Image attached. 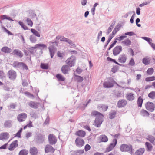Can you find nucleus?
Masks as SVG:
<instances>
[{"label": "nucleus", "instance_id": "nucleus-1", "mask_svg": "<svg viewBox=\"0 0 155 155\" xmlns=\"http://www.w3.org/2000/svg\"><path fill=\"white\" fill-rule=\"evenodd\" d=\"M91 115V116H96L94 122L95 126L97 127H100L103 121L104 116L102 114L98 111H94L92 112Z\"/></svg>", "mask_w": 155, "mask_h": 155}, {"label": "nucleus", "instance_id": "nucleus-2", "mask_svg": "<svg viewBox=\"0 0 155 155\" xmlns=\"http://www.w3.org/2000/svg\"><path fill=\"white\" fill-rule=\"evenodd\" d=\"M49 43L50 45H50L48 47V49L50 53L51 57V58H52L57 50L56 48L54 45L58 46V42L56 41V40H55V41H50L49 42Z\"/></svg>", "mask_w": 155, "mask_h": 155}, {"label": "nucleus", "instance_id": "nucleus-3", "mask_svg": "<svg viewBox=\"0 0 155 155\" xmlns=\"http://www.w3.org/2000/svg\"><path fill=\"white\" fill-rule=\"evenodd\" d=\"M120 150L122 152H129L131 154L134 153V149L130 144H122L120 147Z\"/></svg>", "mask_w": 155, "mask_h": 155}, {"label": "nucleus", "instance_id": "nucleus-4", "mask_svg": "<svg viewBox=\"0 0 155 155\" xmlns=\"http://www.w3.org/2000/svg\"><path fill=\"white\" fill-rule=\"evenodd\" d=\"M45 135L43 134H36L35 137V140L38 143H43L45 141Z\"/></svg>", "mask_w": 155, "mask_h": 155}, {"label": "nucleus", "instance_id": "nucleus-5", "mask_svg": "<svg viewBox=\"0 0 155 155\" xmlns=\"http://www.w3.org/2000/svg\"><path fill=\"white\" fill-rule=\"evenodd\" d=\"M48 141L50 144L53 145L56 143L57 140L55 136L53 134H50L48 135Z\"/></svg>", "mask_w": 155, "mask_h": 155}, {"label": "nucleus", "instance_id": "nucleus-6", "mask_svg": "<svg viewBox=\"0 0 155 155\" xmlns=\"http://www.w3.org/2000/svg\"><path fill=\"white\" fill-rule=\"evenodd\" d=\"M145 106L146 109L150 111L153 112L154 110L155 105L152 102H148L145 104Z\"/></svg>", "mask_w": 155, "mask_h": 155}, {"label": "nucleus", "instance_id": "nucleus-7", "mask_svg": "<svg viewBox=\"0 0 155 155\" xmlns=\"http://www.w3.org/2000/svg\"><path fill=\"white\" fill-rule=\"evenodd\" d=\"M27 117V115L25 113H22L18 116L17 119L18 121L21 122L25 121Z\"/></svg>", "mask_w": 155, "mask_h": 155}, {"label": "nucleus", "instance_id": "nucleus-8", "mask_svg": "<svg viewBox=\"0 0 155 155\" xmlns=\"http://www.w3.org/2000/svg\"><path fill=\"white\" fill-rule=\"evenodd\" d=\"M75 143L77 147H81L84 146V142L83 139L78 137L76 138L75 140Z\"/></svg>", "mask_w": 155, "mask_h": 155}, {"label": "nucleus", "instance_id": "nucleus-9", "mask_svg": "<svg viewBox=\"0 0 155 155\" xmlns=\"http://www.w3.org/2000/svg\"><path fill=\"white\" fill-rule=\"evenodd\" d=\"M122 47L120 45L115 47L113 49V52L114 56H117L122 51Z\"/></svg>", "mask_w": 155, "mask_h": 155}, {"label": "nucleus", "instance_id": "nucleus-10", "mask_svg": "<svg viewBox=\"0 0 155 155\" xmlns=\"http://www.w3.org/2000/svg\"><path fill=\"white\" fill-rule=\"evenodd\" d=\"M113 143L110 144L108 147L106 148V151L109 152L112 150L117 144V140L116 139H114L113 141Z\"/></svg>", "mask_w": 155, "mask_h": 155}, {"label": "nucleus", "instance_id": "nucleus-11", "mask_svg": "<svg viewBox=\"0 0 155 155\" xmlns=\"http://www.w3.org/2000/svg\"><path fill=\"white\" fill-rule=\"evenodd\" d=\"M8 77L9 78L12 80H14L16 78V73L13 70H10L8 72Z\"/></svg>", "mask_w": 155, "mask_h": 155}, {"label": "nucleus", "instance_id": "nucleus-12", "mask_svg": "<svg viewBox=\"0 0 155 155\" xmlns=\"http://www.w3.org/2000/svg\"><path fill=\"white\" fill-rule=\"evenodd\" d=\"M45 150L46 153L50 152L53 153L55 150V149L50 145L47 144L45 148Z\"/></svg>", "mask_w": 155, "mask_h": 155}, {"label": "nucleus", "instance_id": "nucleus-13", "mask_svg": "<svg viewBox=\"0 0 155 155\" xmlns=\"http://www.w3.org/2000/svg\"><path fill=\"white\" fill-rule=\"evenodd\" d=\"M127 59V57L126 55L123 54L119 55L118 61L121 63L124 64L126 62Z\"/></svg>", "mask_w": 155, "mask_h": 155}, {"label": "nucleus", "instance_id": "nucleus-14", "mask_svg": "<svg viewBox=\"0 0 155 155\" xmlns=\"http://www.w3.org/2000/svg\"><path fill=\"white\" fill-rule=\"evenodd\" d=\"M18 142L17 140H15L13 141L9 145L8 148L9 150L10 151L13 150L15 148L18 147Z\"/></svg>", "mask_w": 155, "mask_h": 155}, {"label": "nucleus", "instance_id": "nucleus-15", "mask_svg": "<svg viewBox=\"0 0 155 155\" xmlns=\"http://www.w3.org/2000/svg\"><path fill=\"white\" fill-rule=\"evenodd\" d=\"M72 57L68 58L65 61L66 63L70 67L74 66L75 63V60L72 59Z\"/></svg>", "mask_w": 155, "mask_h": 155}, {"label": "nucleus", "instance_id": "nucleus-16", "mask_svg": "<svg viewBox=\"0 0 155 155\" xmlns=\"http://www.w3.org/2000/svg\"><path fill=\"white\" fill-rule=\"evenodd\" d=\"M12 54L20 58H22L23 56V54L18 49L14 50Z\"/></svg>", "mask_w": 155, "mask_h": 155}, {"label": "nucleus", "instance_id": "nucleus-17", "mask_svg": "<svg viewBox=\"0 0 155 155\" xmlns=\"http://www.w3.org/2000/svg\"><path fill=\"white\" fill-rule=\"evenodd\" d=\"M127 104L126 100L124 99L119 100L117 103V106L118 108L123 107L126 105Z\"/></svg>", "mask_w": 155, "mask_h": 155}, {"label": "nucleus", "instance_id": "nucleus-18", "mask_svg": "<svg viewBox=\"0 0 155 155\" xmlns=\"http://www.w3.org/2000/svg\"><path fill=\"white\" fill-rule=\"evenodd\" d=\"M70 70V67L68 65H64L61 68L62 72L65 74H68V71Z\"/></svg>", "mask_w": 155, "mask_h": 155}, {"label": "nucleus", "instance_id": "nucleus-19", "mask_svg": "<svg viewBox=\"0 0 155 155\" xmlns=\"http://www.w3.org/2000/svg\"><path fill=\"white\" fill-rule=\"evenodd\" d=\"M12 121L11 120H8L5 121L4 123V127L6 128H10L12 126Z\"/></svg>", "mask_w": 155, "mask_h": 155}, {"label": "nucleus", "instance_id": "nucleus-20", "mask_svg": "<svg viewBox=\"0 0 155 155\" xmlns=\"http://www.w3.org/2000/svg\"><path fill=\"white\" fill-rule=\"evenodd\" d=\"M9 137V134L8 132H4L0 134V140L7 139Z\"/></svg>", "mask_w": 155, "mask_h": 155}, {"label": "nucleus", "instance_id": "nucleus-21", "mask_svg": "<svg viewBox=\"0 0 155 155\" xmlns=\"http://www.w3.org/2000/svg\"><path fill=\"white\" fill-rule=\"evenodd\" d=\"M75 134L77 136H79L81 137H83L85 136L86 133L84 131L82 130H79L77 131Z\"/></svg>", "mask_w": 155, "mask_h": 155}, {"label": "nucleus", "instance_id": "nucleus-22", "mask_svg": "<svg viewBox=\"0 0 155 155\" xmlns=\"http://www.w3.org/2000/svg\"><path fill=\"white\" fill-rule=\"evenodd\" d=\"M29 106L34 109H37L38 107V103L36 102L31 101L28 103Z\"/></svg>", "mask_w": 155, "mask_h": 155}, {"label": "nucleus", "instance_id": "nucleus-23", "mask_svg": "<svg viewBox=\"0 0 155 155\" xmlns=\"http://www.w3.org/2000/svg\"><path fill=\"white\" fill-rule=\"evenodd\" d=\"M103 86L105 88H110L113 87L114 84L111 82H105L103 83Z\"/></svg>", "mask_w": 155, "mask_h": 155}, {"label": "nucleus", "instance_id": "nucleus-24", "mask_svg": "<svg viewBox=\"0 0 155 155\" xmlns=\"http://www.w3.org/2000/svg\"><path fill=\"white\" fill-rule=\"evenodd\" d=\"M30 153L31 155H37L38 153L37 149L35 147H32L30 149Z\"/></svg>", "mask_w": 155, "mask_h": 155}, {"label": "nucleus", "instance_id": "nucleus-25", "mask_svg": "<svg viewBox=\"0 0 155 155\" xmlns=\"http://www.w3.org/2000/svg\"><path fill=\"white\" fill-rule=\"evenodd\" d=\"M126 98L127 100L130 101L134 100V97L133 94L132 93H127L126 95Z\"/></svg>", "mask_w": 155, "mask_h": 155}, {"label": "nucleus", "instance_id": "nucleus-26", "mask_svg": "<svg viewBox=\"0 0 155 155\" xmlns=\"http://www.w3.org/2000/svg\"><path fill=\"white\" fill-rule=\"evenodd\" d=\"M145 151L144 148H140L136 150L135 153V155H142Z\"/></svg>", "mask_w": 155, "mask_h": 155}, {"label": "nucleus", "instance_id": "nucleus-27", "mask_svg": "<svg viewBox=\"0 0 155 155\" xmlns=\"http://www.w3.org/2000/svg\"><path fill=\"white\" fill-rule=\"evenodd\" d=\"M36 46L37 47V48H38L41 51L44 49H46L47 48V45H46L43 44L39 43L37 44H36Z\"/></svg>", "mask_w": 155, "mask_h": 155}, {"label": "nucleus", "instance_id": "nucleus-28", "mask_svg": "<svg viewBox=\"0 0 155 155\" xmlns=\"http://www.w3.org/2000/svg\"><path fill=\"white\" fill-rule=\"evenodd\" d=\"M117 114V112L116 111H111L109 114V117L110 119H112L115 118Z\"/></svg>", "mask_w": 155, "mask_h": 155}, {"label": "nucleus", "instance_id": "nucleus-29", "mask_svg": "<svg viewBox=\"0 0 155 155\" xmlns=\"http://www.w3.org/2000/svg\"><path fill=\"white\" fill-rule=\"evenodd\" d=\"M56 77L58 79V81H64L65 80L64 78L59 74H57Z\"/></svg>", "mask_w": 155, "mask_h": 155}, {"label": "nucleus", "instance_id": "nucleus-30", "mask_svg": "<svg viewBox=\"0 0 155 155\" xmlns=\"http://www.w3.org/2000/svg\"><path fill=\"white\" fill-rule=\"evenodd\" d=\"M120 27V26L117 25L113 30V32L112 33V34H110V35H111L112 36H113V37H114L117 32L119 31V28Z\"/></svg>", "mask_w": 155, "mask_h": 155}, {"label": "nucleus", "instance_id": "nucleus-31", "mask_svg": "<svg viewBox=\"0 0 155 155\" xmlns=\"http://www.w3.org/2000/svg\"><path fill=\"white\" fill-rule=\"evenodd\" d=\"M1 51H2L5 53H10L11 52L12 50L9 48L5 46L2 48Z\"/></svg>", "mask_w": 155, "mask_h": 155}, {"label": "nucleus", "instance_id": "nucleus-32", "mask_svg": "<svg viewBox=\"0 0 155 155\" xmlns=\"http://www.w3.org/2000/svg\"><path fill=\"white\" fill-rule=\"evenodd\" d=\"M145 145L146 147V150L148 151H150L152 149V145L148 142L145 143Z\"/></svg>", "mask_w": 155, "mask_h": 155}, {"label": "nucleus", "instance_id": "nucleus-33", "mask_svg": "<svg viewBox=\"0 0 155 155\" xmlns=\"http://www.w3.org/2000/svg\"><path fill=\"white\" fill-rule=\"evenodd\" d=\"M143 100L141 98V96H139L137 99V104L138 106L139 107L142 106Z\"/></svg>", "mask_w": 155, "mask_h": 155}, {"label": "nucleus", "instance_id": "nucleus-34", "mask_svg": "<svg viewBox=\"0 0 155 155\" xmlns=\"http://www.w3.org/2000/svg\"><path fill=\"white\" fill-rule=\"evenodd\" d=\"M100 139L101 141L102 142H107L108 141L107 137L104 135H101L100 137Z\"/></svg>", "mask_w": 155, "mask_h": 155}, {"label": "nucleus", "instance_id": "nucleus-35", "mask_svg": "<svg viewBox=\"0 0 155 155\" xmlns=\"http://www.w3.org/2000/svg\"><path fill=\"white\" fill-rule=\"evenodd\" d=\"M31 31L32 33L33 34V35H34L35 37L37 36L38 37H40V34L38 31L34 29H31Z\"/></svg>", "mask_w": 155, "mask_h": 155}, {"label": "nucleus", "instance_id": "nucleus-36", "mask_svg": "<svg viewBox=\"0 0 155 155\" xmlns=\"http://www.w3.org/2000/svg\"><path fill=\"white\" fill-rule=\"evenodd\" d=\"M29 39L30 41L32 43H35L37 41V38L36 37L33 35H30Z\"/></svg>", "mask_w": 155, "mask_h": 155}, {"label": "nucleus", "instance_id": "nucleus-37", "mask_svg": "<svg viewBox=\"0 0 155 155\" xmlns=\"http://www.w3.org/2000/svg\"><path fill=\"white\" fill-rule=\"evenodd\" d=\"M140 114L144 117L148 116L149 115V113L146 110L142 109L140 112Z\"/></svg>", "mask_w": 155, "mask_h": 155}, {"label": "nucleus", "instance_id": "nucleus-38", "mask_svg": "<svg viewBox=\"0 0 155 155\" xmlns=\"http://www.w3.org/2000/svg\"><path fill=\"white\" fill-rule=\"evenodd\" d=\"M28 153V150L26 149H22L19 152V155H27Z\"/></svg>", "mask_w": 155, "mask_h": 155}, {"label": "nucleus", "instance_id": "nucleus-39", "mask_svg": "<svg viewBox=\"0 0 155 155\" xmlns=\"http://www.w3.org/2000/svg\"><path fill=\"white\" fill-rule=\"evenodd\" d=\"M142 62L145 65H148L150 63V61L149 58H144L142 60Z\"/></svg>", "mask_w": 155, "mask_h": 155}, {"label": "nucleus", "instance_id": "nucleus-40", "mask_svg": "<svg viewBox=\"0 0 155 155\" xmlns=\"http://www.w3.org/2000/svg\"><path fill=\"white\" fill-rule=\"evenodd\" d=\"M0 18L2 20H4L6 19L10 21H13V20L10 17H8L5 15H2L0 16Z\"/></svg>", "mask_w": 155, "mask_h": 155}, {"label": "nucleus", "instance_id": "nucleus-41", "mask_svg": "<svg viewBox=\"0 0 155 155\" xmlns=\"http://www.w3.org/2000/svg\"><path fill=\"white\" fill-rule=\"evenodd\" d=\"M113 37V36H112L111 35H109L108 39L107 41L106 42V43L105 44L104 46V49H105L107 47V45H108L109 43L110 42V41H111V40L112 39Z\"/></svg>", "mask_w": 155, "mask_h": 155}, {"label": "nucleus", "instance_id": "nucleus-42", "mask_svg": "<svg viewBox=\"0 0 155 155\" xmlns=\"http://www.w3.org/2000/svg\"><path fill=\"white\" fill-rule=\"evenodd\" d=\"M41 68L43 69H48V65L47 64L41 63L40 65Z\"/></svg>", "mask_w": 155, "mask_h": 155}, {"label": "nucleus", "instance_id": "nucleus-43", "mask_svg": "<svg viewBox=\"0 0 155 155\" xmlns=\"http://www.w3.org/2000/svg\"><path fill=\"white\" fill-rule=\"evenodd\" d=\"M37 48V47L36 46V44L35 45L34 47H31L29 48V51H30L31 54H32L34 53V51L35 50H35Z\"/></svg>", "mask_w": 155, "mask_h": 155}, {"label": "nucleus", "instance_id": "nucleus-44", "mask_svg": "<svg viewBox=\"0 0 155 155\" xmlns=\"http://www.w3.org/2000/svg\"><path fill=\"white\" fill-rule=\"evenodd\" d=\"M148 97L152 99H154L155 98V91H152L150 93L148 94Z\"/></svg>", "mask_w": 155, "mask_h": 155}, {"label": "nucleus", "instance_id": "nucleus-45", "mask_svg": "<svg viewBox=\"0 0 155 155\" xmlns=\"http://www.w3.org/2000/svg\"><path fill=\"white\" fill-rule=\"evenodd\" d=\"M123 44H125L126 46H129L131 44V41L130 40L127 38L122 42Z\"/></svg>", "mask_w": 155, "mask_h": 155}, {"label": "nucleus", "instance_id": "nucleus-46", "mask_svg": "<svg viewBox=\"0 0 155 155\" xmlns=\"http://www.w3.org/2000/svg\"><path fill=\"white\" fill-rule=\"evenodd\" d=\"M148 140L151 143H153V144L155 145V143L153 142L155 140L154 137L151 135H149L148 136Z\"/></svg>", "mask_w": 155, "mask_h": 155}, {"label": "nucleus", "instance_id": "nucleus-47", "mask_svg": "<svg viewBox=\"0 0 155 155\" xmlns=\"http://www.w3.org/2000/svg\"><path fill=\"white\" fill-rule=\"evenodd\" d=\"M98 107H100L101 108H102L103 110L104 111H107L108 107L107 105H104L103 104H100L98 106Z\"/></svg>", "mask_w": 155, "mask_h": 155}, {"label": "nucleus", "instance_id": "nucleus-48", "mask_svg": "<svg viewBox=\"0 0 155 155\" xmlns=\"http://www.w3.org/2000/svg\"><path fill=\"white\" fill-rule=\"evenodd\" d=\"M154 72V69L152 68L148 69L147 73L149 75H151Z\"/></svg>", "mask_w": 155, "mask_h": 155}, {"label": "nucleus", "instance_id": "nucleus-49", "mask_svg": "<svg viewBox=\"0 0 155 155\" xmlns=\"http://www.w3.org/2000/svg\"><path fill=\"white\" fill-rule=\"evenodd\" d=\"M115 97L117 98L121 97L123 96V94L121 93V92H120L119 91L115 92Z\"/></svg>", "mask_w": 155, "mask_h": 155}, {"label": "nucleus", "instance_id": "nucleus-50", "mask_svg": "<svg viewBox=\"0 0 155 155\" xmlns=\"http://www.w3.org/2000/svg\"><path fill=\"white\" fill-rule=\"evenodd\" d=\"M22 62H15L13 64V66L18 68H21Z\"/></svg>", "mask_w": 155, "mask_h": 155}, {"label": "nucleus", "instance_id": "nucleus-51", "mask_svg": "<svg viewBox=\"0 0 155 155\" xmlns=\"http://www.w3.org/2000/svg\"><path fill=\"white\" fill-rule=\"evenodd\" d=\"M75 77H76V79L78 82H81L83 81V77H81L80 76L76 75H75Z\"/></svg>", "mask_w": 155, "mask_h": 155}, {"label": "nucleus", "instance_id": "nucleus-52", "mask_svg": "<svg viewBox=\"0 0 155 155\" xmlns=\"http://www.w3.org/2000/svg\"><path fill=\"white\" fill-rule=\"evenodd\" d=\"M155 80V76L150 77L147 78L145 79V81H146L149 82Z\"/></svg>", "mask_w": 155, "mask_h": 155}, {"label": "nucleus", "instance_id": "nucleus-53", "mask_svg": "<svg viewBox=\"0 0 155 155\" xmlns=\"http://www.w3.org/2000/svg\"><path fill=\"white\" fill-rule=\"evenodd\" d=\"M28 97L31 98L33 99L34 98V96L33 94L30 93L29 92L26 91L24 93Z\"/></svg>", "mask_w": 155, "mask_h": 155}, {"label": "nucleus", "instance_id": "nucleus-54", "mask_svg": "<svg viewBox=\"0 0 155 155\" xmlns=\"http://www.w3.org/2000/svg\"><path fill=\"white\" fill-rule=\"evenodd\" d=\"M31 116L32 118L36 119L38 117V115L36 112H32L31 113Z\"/></svg>", "mask_w": 155, "mask_h": 155}, {"label": "nucleus", "instance_id": "nucleus-55", "mask_svg": "<svg viewBox=\"0 0 155 155\" xmlns=\"http://www.w3.org/2000/svg\"><path fill=\"white\" fill-rule=\"evenodd\" d=\"M22 128H21L20 129V130L18 131L15 134V137H18L19 138H20L21 137V132L22 130Z\"/></svg>", "mask_w": 155, "mask_h": 155}, {"label": "nucleus", "instance_id": "nucleus-56", "mask_svg": "<svg viewBox=\"0 0 155 155\" xmlns=\"http://www.w3.org/2000/svg\"><path fill=\"white\" fill-rule=\"evenodd\" d=\"M30 16L32 18H34L36 16V14L33 11L31 10L30 11Z\"/></svg>", "mask_w": 155, "mask_h": 155}, {"label": "nucleus", "instance_id": "nucleus-57", "mask_svg": "<svg viewBox=\"0 0 155 155\" xmlns=\"http://www.w3.org/2000/svg\"><path fill=\"white\" fill-rule=\"evenodd\" d=\"M21 64V68H22L23 70H27L28 69V67L25 63L24 62H22Z\"/></svg>", "mask_w": 155, "mask_h": 155}, {"label": "nucleus", "instance_id": "nucleus-58", "mask_svg": "<svg viewBox=\"0 0 155 155\" xmlns=\"http://www.w3.org/2000/svg\"><path fill=\"white\" fill-rule=\"evenodd\" d=\"M26 21L27 22L28 25L32 27L33 25V23L32 21L29 18H27Z\"/></svg>", "mask_w": 155, "mask_h": 155}, {"label": "nucleus", "instance_id": "nucleus-59", "mask_svg": "<svg viewBox=\"0 0 155 155\" xmlns=\"http://www.w3.org/2000/svg\"><path fill=\"white\" fill-rule=\"evenodd\" d=\"M2 28L4 29V32H6L8 35H12L13 34L7 28L4 27H2Z\"/></svg>", "mask_w": 155, "mask_h": 155}, {"label": "nucleus", "instance_id": "nucleus-60", "mask_svg": "<svg viewBox=\"0 0 155 155\" xmlns=\"http://www.w3.org/2000/svg\"><path fill=\"white\" fill-rule=\"evenodd\" d=\"M117 39H118L117 38L114 40V41L110 45V47L108 48V50H110L115 45V44L117 42L116 40Z\"/></svg>", "mask_w": 155, "mask_h": 155}, {"label": "nucleus", "instance_id": "nucleus-61", "mask_svg": "<svg viewBox=\"0 0 155 155\" xmlns=\"http://www.w3.org/2000/svg\"><path fill=\"white\" fill-rule=\"evenodd\" d=\"M77 155H80L83 154L84 153V150H76Z\"/></svg>", "mask_w": 155, "mask_h": 155}, {"label": "nucleus", "instance_id": "nucleus-62", "mask_svg": "<svg viewBox=\"0 0 155 155\" xmlns=\"http://www.w3.org/2000/svg\"><path fill=\"white\" fill-rule=\"evenodd\" d=\"M135 64V63L133 58H131L128 64L131 66H133Z\"/></svg>", "mask_w": 155, "mask_h": 155}, {"label": "nucleus", "instance_id": "nucleus-63", "mask_svg": "<svg viewBox=\"0 0 155 155\" xmlns=\"http://www.w3.org/2000/svg\"><path fill=\"white\" fill-rule=\"evenodd\" d=\"M107 60L109 61H110L112 62H114V63L116 64V63L117 62V61H116V60L115 59H113L111 58L110 57H108L107 58Z\"/></svg>", "mask_w": 155, "mask_h": 155}, {"label": "nucleus", "instance_id": "nucleus-64", "mask_svg": "<svg viewBox=\"0 0 155 155\" xmlns=\"http://www.w3.org/2000/svg\"><path fill=\"white\" fill-rule=\"evenodd\" d=\"M91 148L90 146L88 144H87L84 147V149L86 151L89 150Z\"/></svg>", "mask_w": 155, "mask_h": 155}]
</instances>
